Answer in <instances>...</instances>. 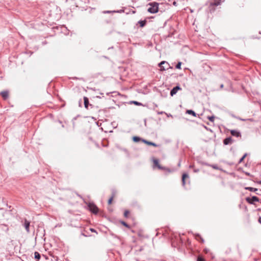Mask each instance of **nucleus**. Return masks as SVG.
Masks as SVG:
<instances>
[{
  "mask_svg": "<svg viewBox=\"0 0 261 261\" xmlns=\"http://www.w3.org/2000/svg\"><path fill=\"white\" fill-rule=\"evenodd\" d=\"M133 140L135 142L144 143L146 145H152V146L156 147V145L155 143H154L153 142H149V141H147L146 140L143 139H142L141 138H140L139 137H137V136L133 137Z\"/></svg>",
  "mask_w": 261,
  "mask_h": 261,
  "instance_id": "nucleus-1",
  "label": "nucleus"
},
{
  "mask_svg": "<svg viewBox=\"0 0 261 261\" xmlns=\"http://www.w3.org/2000/svg\"><path fill=\"white\" fill-rule=\"evenodd\" d=\"M150 5V7L148 9V11L150 13H155L158 12L159 4L157 3H151L149 4Z\"/></svg>",
  "mask_w": 261,
  "mask_h": 261,
  "instance_id": "nucleus-2",
  "label": "nucleus"
},
{
  "mask_svg": "<svg viewBox=\"0 0 261 261\" xmlns=\"http://www.w3.org/2000/svg\"><path fill=\"white\" fill-rule=\"evenodd\" d=\"M159 66L160 67V70L161 71H165L171 68L169 64L167 62L164 61L160 62L159 64Z\"/></svg>",
  "mask_w": 261,
  "mask_h": 261,
  "instance_id": "nucleus-3",
  "label": "nucleus"
},
{
  "mask_svg": "<svg viewBox=\"0 0 261 261\" xmlns=\"http://www.w3.org/2000/svg\"><path fill=\"white\" fill-rule=\"evenodd\" d=\"M152 161L153 162V168H157L159 169L165 170V168L161 166V165L159 164V161L158 159L153 158L152 159Z\"/></svg>",
  "mask_w": 261,
  "mask_h": 261,
  "instance_id": "nucleus-4",
  "label": "nucleus"
},
{
  "mask_svg": "<svg viewBox=\"0 0 261 261\" xmlns=\"http://www.w3.org/2000/svg\"><path fill=\"white\" fill-rule=\"evenodd\" d=\"M89 210L93 213L96 214L98 212V208L97 206L93 203H89L88 204Z\"/></svg>",
  "mask_w": 261,
  "mask_h": 261,
  "instance_id": "nucleus-5",
  "label": "nucleus"
},
{
  "mask_svg": "<svg viewBox=\"0 0 261 261\" xmlns=\"http://www.w3.org/2000/svg\"><path fill=\"white\" fill-rule=\"evenodd\" d=\"M246 200L250 204H254L255 202L259 201V198L256 196H253L252 197H247Z\"/></svg>",
  "mask_w": 261,
  "mask_h": 261,
  "instance_id": "nucleus-6",
  "label": "nucleus"
},
{
  "mask_svg": "<svg viewBox=\"0 0 261 261\" xmlns=\"http://www.w3.org/2000/svg\"><path fill=\"white\" fill-rule=\"evenodd\" d=\"M179 90H181V88L179 86L174 87L170 91V95L173 96L174 95L176 94Z\"/></svg>",
  "mask_w": 261,
  "mask_h": 261,
  "instance_id": "nucleus-7",
  "label": "nucleus"
},
{
  "mask_svg": "<svg viewBox=\"0 0 261 261\" xmlns=\"http://www.w3.org/2000/svg\"><path fill=\"white\" fill-rule=\"evenodd\" d=\"M84 107L86 109H88L89 106L92 107V105L89 104L88 98L86 96L84 97Z\"/></svg>",
  "mask_w": 261,
  "mask_h": 261,
  "instance_id": "nucleus-8",
  "label": "nucleus"
},
{
  "mask_svg": "<svg viewBox=\"0 0 261 261\" xmlns=\"http://www.w3.org/2000/svg\"><path fill=\"white\" fill-rule=\"evenodd\" d=\"M0 94L4 98V99H7L9 96V92L8 91H2L1 92Z\"/></svg>",
  "mask_w": 261,
  "mask_h": 261,
  "instance_id": "nucleus-9",
  "label": "nucleus"
},
{
  "mask_svg": "<svg viewBox=\"0 0 261 261\" xmlns=\"http://www.w3.org/2000/svg\"><path fill=\"white\" fill-rule=\"evenodd\" d=\"M230 133H231V135L233 136H235L237 137H241V134H240V132H239L238 130H231Z\"/></svg>",
  "mask_w": 261,
  "mask_h": 261,
  "instance_id": "nucleus-10",
  "label": "nucleus"
},
{
  "mask_svg": "<svg viewBox=\"0 0 261 261\" xmlns=\"http://www.w3.org/2000/svg\"><path fill=\"white\" fill-rule=\"evenodd\" d=\"M194 236H195V239L197 241H199V242H201L202 243H204V241L203 239L201 237V236L200 234H195Z\"/></svg>",
  "mask_w": 261,
  "mask_h": 261,
  "instance_id": "nucleus-11",
  "label": "nucleus"
},
{
  "mask_svg": "<svg viewBox=\"0 0 261 261\" xmlns=\"http://www.w3.org/2000/svg\"><path fill=\"white\" fill-rule=\"evenodd\" d=\"M189 177V175L187 173H184L182 176V184L183 186L186 184V179Z\"/></svg>",
  "mask_w": 261,
  "mask_h": 261,
  "instance_id": "nucleus-12",
  "label": "nucleus"
},
{
  "mask_svg": "<svg viewBox=\"0 0 261 261\" xmlns=\"http://www.w3.org/2000/svg\"><path fill=\"white\" fill-rule=\"evenodd\" d=\"M30 222L28 221L27 219L24 220V227L27 232H29V226H30Z\"/></svg>",
  "mask_w": 261,
  "mask_h": 261,
  "instance_id": "nucleus-13",
  "label": "nucleus"
},
{
  "mask_svg": "<svg viewBox=\"0 0 261 261\" xmlns=\"http://www.w3.org/2000/svg\"><path fill=\"white\" fill-rule=\"evenodd\" d=\"M232 141V139L230 137H228L224 140L223 143L225 145H228Z\"/></svg>",
  "mask_w": 261,
  "mask_h": 261,
  "instance_id": "nucleus-14",
  "label": "nucleus"
},
{
  "mask_svg": "<svg viewBox=\"0 0 261 261\" xmlns=\"http://www.w3.org/2000/svg\"><path fill=\"white\" fill-rule=\"evenodd\" d=\"M146 20H140L138 22V23L140 24V27L143 28L146 24Z\"/></svg>",
  "mask_w": 261,
  "mask_h": 261,
  "instance_id": "nucleus-15",
  "label": "nucleus"
},
{
  "mask_svg": "<svg viewBox=\"0 0 261 261\" xmlns=\"http://www.w3.org/2000/svg\"><path fill=\"white\" fill-rule=\"evenodd\" d=\"M186 113L188 114H190V115H193V116L194 117H196V113L192 110H188L187 111H186Z\"/></svg>",
  "mask_w": 261,
  "mask_h": 261,
  "instance_id": "nucleus-16",
  "label": "nucleus"
},
{
  "mask_svg": "<svg viewBox=\"0 0 261 261\" xmlns=\"http://www.w3.org/2000/svg\"><path fill=\"white\" fill-rule=\"evenodd\" d=\"M245 189L251 192H256L257 191V189L252 187H246Z\"/></svg>",
  "mask_w": 261,
  "mask_h": 261,
  "instance_id": "nucleus-17",
  "label": "nucleus"
},
{
  "mask_svg": "<svg viewBox=\"0 0 261 261\" xmlns=\"http://www.w3.org/2000/svg\"><path fill=\"white\" fill-rule=\"evenodd\" d=\"M35 258L37 259V260H39L40 258V255L38 252H35L34 253Z\"/></svg>",
  "mask_w": 261,
  "mask_h": 261,
  "instance_id": "nucleus-18",
  "label": "nucleus"
},
{
  "mask_svg": "<svg viewBox=\"0 0 261 261\" xmlns=\"http://www.w3.org/2000/svg\"><path fill=\"white\" fill-rule=\"evenodd\" d=\"M220 4V0H215L214 2L211 3V5L214 6H219Z\"/></svg>",
  "mask_w": 261,
  "mask_h": 261,
  "instance_id": "nucleus-19",
  "label": "nucleus"
},
{
  "mask_svg": "<svg viewBox=\"0 0 261 261\" xmlns=\"http://www.w3.org/2000/svg\"><path fill=\"white\" fill-rule=\"evenodd\" d=\"M130 212L128 210H125L124 213V216L126 218H128L129 216Z\"/></svg>",
  "mask_w": 261,
  "mask_h": 261,
  "instance_id": "nucleus-20",
  "label": "nucleus"
},
{
  "mask_svg": "<svg viewBox=\"0 0 261 261\" xmlns=\"http://www.w3.org/2000/svg\"><path fill=\"white\" fill-rule=\"evenodd\" d=\"M197 261H205V260L202 256L199 255L197 257Z\"/></svg>",
  "mask_w": 261,
  "mask_h": 261,
  "instance_id": "nucleus-21",
  "label": "nucleus"
},
{
  "mask_svg": "<svg viewBox=\"0 0 261 261\" xmlns=\"http://www.w3.org/2000/svg\"><path fill=\"white\" fill-rule=\"evenodd\" d=\"M114 198V195H113L108 200V204H111Z\"/></svg>",
  "mask_w": 261,
  "mask_h": 261,
  "instance_id": "nucleus-22",
  "label": "nucleus"
},
{
  "mask_svg": "<svg viewBox=\"0 0 261 261\" xmlns=\"http://www.w3.org/2000/svg\"><path fill=\"white\" fill-rule=\"evenodd\" d=\"M181 63L180 62H179L176 65V68L177 69H180L181 68Z\"/></svg>",
  "mask_w": 261,
  "mask_h": 261,
  "instance_id": "nucleus-23",
  "label": "nucleus"
},
{
  "mask_svg": "<svg viewBox=\"0 0 261 261\" xmlns=\"http://www.w3.org/2000/svg\"><path fill=\"white\" fill-rule=\"evenodd\" d=\"M208 119L211 122H214V119H215V117L214 116H210L208 117Z\"/></svg>",
  "mask_w": 261,
  "mask_h": 261,
  "instance_id": "nucleus-24",
  "label": "nucleus"
},
{
  "mask_svg": "<svg viewBox=\"0 0 261 261\" xmlns=\"http://www.w3.org/2000/svg\"><path fill=\"white\" fill-rule=\"evenodd\" d=\"M247 156V154L245 153L242 158L240 160V161H239V163H241L244 160V159Z\"/></svg>",
  "mask_w": 261,
  "mask_h": 261,
  "instance_id": "nucleus-25",
  "label": "nucleus"
},
{
  "mask_svg": "<svg viewBox=\"0 0 261 261\" xmlns=\"http://www.w3.org/2000/svg\"><path fill=\"white\" fill-rule=\"evenodd\" d=\"M210 166L211 167H212L213 169H217V170L219 169V167L216 165H210Z\"/></svg>",
  "mask_w": 261,
  "mask_h": 261,
  "instance_id": "nucleus-26",
  "label": "nucleus"
},
{
  "mask_svg": "<svg viewBox=\"0 0 261 261\" xmlns=\"http://www.w3.org/2000/svg\"><path fill=\"white\" fill-rule=\"evenodd\" d=\"M121 223L123 226H125L126 227L129 228V225L125 222L122 221Z\"/></svg>",
  "mask_w": 261,
  "mask_h": 261,
  "instance_id": "nucleus-27",
  "label": "nucleus"
},
{
  "mask_svg": "<svg viewBox=\"0 0 261 261\" xmlns=\"http://www.w3.org/2000/svg\"><path fill=\"white\" fill-rule=\"evenodd\" d=\"M133 102L137 106H141L142 103L137 101H133Z\"/></svg>",
  "mask_w": 261,
  "mask_h": 261,
  "instance_id": "nucleus-28",
  "label": "nucleus"
},
{
  "mask_svg": "<svg viewBox=\"0 0 261 261\" xmlns=\"http://www.w3.org/2000/svg\"><path fill=\"white\" fill-rule=\"evenodd\" d=\"M173 5L174 6H177V3H176V2H174L173 3Z\"/></svg>",
  "mask_w": 261,
  "mask_h": 261,
  "instance_id": "nucleus-29",
  "label": "nucleus"
},
{
  "mask_svg": "<svg viewBox=\"0 0 261 261\" xmlns=\"http://www.w3.org/2000/svg\"><path fill=\"white\" fill-rule=\"evenodd\" d=\"M90 230H91V231H92V232H95V230L94 229H93V228H91V229H90Z\"/></svg>",
  "mask_w": 261,
  "mask_h": 261,
  "instance_id": "nucleus-30",
  "label": "nucleus"
},
{
  "mask_svg": "<svg viewBox=\"0 0 261 261\" xmlns=\"http://www.w3.org/2000/svg\"><path fill=\"white\" fill-rule=\"evenodd\" d=\"M163 113H164L163 112H158V114H163Z\"/></svg>",
  "mask_w": 261,
  "mask_h": 261,
  "instance_id": "nucleus-31",
  "label": "nucleus"
},
{
  "mask_svg": "<svg viewBox=\"0 0 261 261\" xmlns=\"http://www.w3.org/2000/svg\"><path fill=\"white\" fill-rule=\"evenodd\" d=\"M258 222L261 224V218L259 217L258 219Z\"/></svg>",
  "mask_w": 261,
  "mask_h": 261,
  "instance_id": "nucleus-32",
  "label": "nucleus"
},
{
  "mask_svg": "<svg viewBox=\"0 0 261 261\" xmlns=\"http://www.w3.org/2000/svg\"><path fill=\"white\" fill-rule=\"evenodd\" d=\"M81 102H82V100L81 99L79 101V106L81 107Z\"/></svg>",
  "mask_w": 261,
  "mask_h": 261,
  "instance_id": "nucleus-33",
  "label": "nucleus"
},
{
  "mask_svg": "<svg viewBox=\"0 0 261 261\" xmlns=\"http://www.w3.org/2000/svg\"><path fill=\"white\" fill-rule=\"evenodd\" d=\"M257 183H258V184H260V185H261V181H258V182H257Z\"/></svg>",
  "mask_w": 261,
  "mask_h": 261,
  "instance_id": "nucleus-34",
  "label": "nucleus"
},
{
  "mask_svg": "<svg viewBox=\"0 0 261 261\" xmlns=\"http://www.w3.org/2000/svg\"><path fill=\"white\" fill-rule=\"evenodd\" d=\"M223 87V85H221V88H222Z\"/></svg>",
  "mask_w": 261,
  "mask_h": 261,
  "instance_id": "nucleus-35",
  "label": "nucleus"
},
{
  "mask_svg": "<svg viewBox=\"0 0 261 261\" xmlns=\"http://www.w3.org/2000/svg\"><path fill=\"white\" fill-rule=\"evenodd\" d=\"M204 251L205 252V253H207V250H204Z\"/></svg>",
  "mask_w": 261,
  "mask_h": 261,
  "instance_id": "nucleus-36",
  "label": "nucleus"
},
{
  "mask_svg": "<svg viewBox=\"0 0 261 261\" xmlns=\"http://www.w3.org/2000/svg\"><path fill=\"white\" fill-rule=\"evenodd\" d=\"M204 251L205 252V253H207V250H204Z\"/></svg>",
  "mask_w": 261,
  "mask_h": 261,
  "instance_id": "nucleus-37",
  "label": "nucleus"
}]
</instances>
